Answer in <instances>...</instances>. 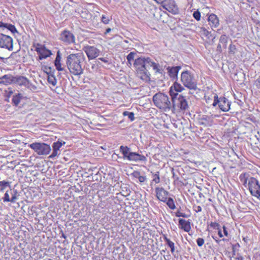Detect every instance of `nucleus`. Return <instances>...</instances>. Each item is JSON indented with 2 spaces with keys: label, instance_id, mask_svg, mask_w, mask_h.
Returning <instances> with one entry per match:
<instances>
[{
  "label": "nucleus",
  "instance_id": "15",
  "mask_svg": "<svg viewBox=\"0 0 260 260\" xmlns=\"http://www.w3.org/2000/svg\"><path fill=\"white\" fill-rule=\"evenodd\" d=\"M16 200H17V192L12 191V189L6 191L4 197L2 198V200L4 203H15Z\"/></svg>",
  "mask_w": 260,
  "mask_h": 260
},
{
  "label": "nucleus",
  "instance_id": "47",
  "mask_svg": "<svg viewBox=\"0 0 260 260\" xmlns=\"http://www.w3.org/2000/svg\"><path fill=\"white\" fill-rule=\"evenodd\" d=\"M193 210L195 213H199L202 212V207L197 205L193 206Z\"/></svg>",
  "mask_w": 260,
  "mask_h": 260
},
{
  "label": "nucleus",
  "instance_id": "13",
  "mask_svg": "<svg viewBox=\"0 0 260 260\" xmlns=\"http://www.w3.org/2000/svg\"><path fill=\"white\" fill-rule=\"evenodd\" d=\"M184 90V87L177 82H175L169 89V94L171 97L174 98L178 95V93Z\"/></svg>",
  "mask_w": 260,
  "mask_h": 260
},
{
  "label": "nucleus",
  "instance_id": "18",
  "mask_svg": "<svg viewBox=\"0 0 260 260\" xmlns=\"http://www.w3.org/2000/svg\"><path fill=\"white\" fill-rule=\"evenodd\" d=\"M137 77L145 81L149 80V75L145 69V66H141L137 69Z\"/></svg>",
  "mask_w": 260,
  "mask_h": 260
},
{
  "label": "nucleus",
  "instance_id": "49",
  "mask_svg": "<svg viewBox=\"0 0 260 260\" xmlns=\"http://www.w3.org/2000/svg\"><path fill=\"white\" fill-rule=\"evenodd\" d=\"M8 23H4L2 21H0V28H3V30L7 29Z\"/></svg>",
  "mask_w": 260,
  "mask_h": 260
},
{
  "label": "nucleus",
  "instance_id": "38",
  "mask_svg": "<svg viewBox=\"0 0 260 260\" xmlns=\"http://www.w3.org/2000/svg\"><path fill=\"white\" fill-rule=\"evenodd\" d=\"M122 115L124 116H128V118H129V120L131 121L134 120V114L133 112L125 111L123 112Z\"/></svg>",
  "mask_w": 260,
  "mask_h": 260
},
{
  "label": "nucleus",
  "instance_id": "48",
  "mask_svg": "<svg viewBox=\"0 0 260 260\" xmlns=\"http://www.w3.org/2000/svg\"><path fill=\"white\" fill-rule=\"evenodd\" d=\"M175 216L177 217H182L183 218H187V215L184 213H181L179 210H178V211L175 213Z\"/></svg>",
  "mask_w": 260,
  "mask_h": 260
},
{
  "label": "nucleus",
  "instance_id": "19",
  "mask_svg": "<svg viewBox=\"0 0 260 260\" xmlns=\"http://www.w3.org/2000/svg\"><path fill=\"white\" fill-rule=\"evenodd\" d=\"M13 84H16L19 86H23L27 88H28L29 85H30L28 80L26 77L21 76H17L14 77Z\"/></svg>",
  "mask_w": 260,
  "mask_h": 260
},
{
  "label": "nucleus",
  "instance_id": "24",
  "mask_svg": "<svg viewBox=\"0 0 260 260\" xmlns=\"http://www.w3.org/2000/svg\"><path fill=\"white\" fill-rule=\"evenodd\" d=\"M14 77L12 75H3L0 77V84H3L5 86L12 84Z\"/></svg>",
  "mask_w": 260,
  "mask_h": 260
},
{
  "label": "nucleus",
  "instance_id": "54",
  "mask_svg": "<svg viewBox=\"0 0 260 260\" xmlns=\"http://www.w3.org/2000/svg\"><path fill=\"white\" fill-rule=\"evenodd\" d=\"M222 229H223L224 236L228 237L229 236L228 231H227V229H226L225 225L222 226Z\"/></svg>",
  "mask_w": 260,
  "mask_h": 260
},
{
  "label": "nucleus",
  "instance_id": "11",
  "mask_svg": "<svg viewBox=\"0 0 260 260\" xmlns=\"http://www.w3.org/2000/svg\"><path fill=\"white\" fill-rule=\"evenodd\" d=\"M59 39L67 44L74 43L75 42L74 35L70 31L64 30L60 35Z\"/></svg>",
  "mask_w": 260,
  "mask_h": 260
},
{
  "label": "nucleus",
  "instance_id": "6",
  "mask_svg": "<svg viewBox=\"0 0 260 260\" xmlns=\"http://www.w3.org/2000/svg\"><path fill=\"white\" fill-rule=\"evenodd\" d=\"M28 147L35 151L38 155H47L51 151L50 146L44 142H34L28 145Z\"/></svg>",
  "mask_w": 260,
  "mask_h": 260
},
{
  "label": "nucleus",
  "instance_id": "33",
  "mask_svg": "<svg viewBox=\"0 0 260 260\" xmlns=\"http://www.w3.org/2000/svg\"><path fill=\"white\" fill-rule=\"evenodd\" d=\"M228 43V37L225 35H222L219 39V44H221L223 48H226Z\"/></svg>",
  "mask_w": 260,
  "mask_h": 260
},
{
  "label": "nucleus",
  "instance_id": "9",
  "mask_svg": "<svg viewBox=\"0 0 260 260\" xmlns=\"http://www.w3.org/2000/svg\"><path fill=\"white\" fill-rule=\"evenodd\" d=\"M0 47L6 49L9 51H12L13 48L12 38L8 35L1 33Z\"/></svg>",
  "mask_w": 260,
  "mask_h": 260
},
{
  "label": "nucleus",
  "instance_id": "28",
  "mask_svg": "<svg viewBox=\"0 0 260 260\" xmlns=\"http://www.w3.org/2000/svg\"><path fill=\"white\" fill-rule=\"evenodd\" d=\"M200 34L208 39H210L212 38V35L210 31H209L206 28L203 27H201L200 28L199 30Z\"/></svg>",
  "mask_w": 260,
  "mask_h": 260
},
{
  "label": "nucleus",
  "instance_id": "57",
  "mask_svg": "<svg viewBox=\"0 0 260 260\" xmlns=\"http://www.w3.org/2000/svg\"><path fill=\"white\" fill-rule=\"evenodd\" d=\"M218 235L220 238L223 237V235L221 233V230H218Z\"/></svg>",
  "mask_w": 260,
  "mask_h": 260
},
{
  "label": "nucleus",
  "instance_id": "2",
  "mask_svg": "<svg viewBox=\"0 0 260 260\" xmlns=\"http://www.w3.org/2000/svg\"><path fill=\"white\" fill-rule=\"evenodd\" d=\"M153 102L156 107L164 112H167L171 110V101L165 93L157 92L153 95Z\"/></svg>",
  "mask_w": 260,
  "mask_h": 260
},
{
  "label": "nucleus",
  "instance_id": "32",
  "mask_svg": "<svg viewBox=\"0 0 260 260\" xmlns=\"http://www.w3.org/2000/svg\"><path fill=\"white\" fill-rule=\"evenodd\" d=\"M42 70L47 75H54L55 72V69L52 66H42Z\"/></svg>",
  "mask_w": 260,
  "mask_h": 260
},
{
  "label": "nucleus",
  "instance_id": "52",
  "mask_svg": "<svg viewBox=\"0 0 260 260\" xmlns=\"http://www.w3.org/2000/svg\"><path fill=\"white\" fill-rule=\"evenodd\" d=\"M58 150H53V152H52L51 155L49 156V158H53L57 155Z\"/></svg>",
  "mask_w": 260,
  "mask_h": 260
},
{
  "label": "nucleus",
  "instance_id": "3",
  "mask_svg": "<svg viewBox=\"0 0 260 260\" xmlns=\"http://www.w3.org/2000/svg\"><path fill=\"white\" fill-rule=\"evenodd\" d=\"M127 62L131 65L134 62V65H158L152 60L149 57L139 56V53L131 52L126 56Z\"/></svg>",
  "mask_w": 260,
  "mask_h": 260
},
{
  "label": "nucleus",
  "instance_id": "26",
  "mask_svg": "<svg viewBox=\"0 0 260 260\" xmlns=\"http://www.w3.org/2000/svg\"><path fill=\"white\" fill-rule=\"evenodd\" d=\"M69 70H70V73L72 75L77 76L79 75L83 72V69L81 66H67Z\"/></svg>",
  "mask_w": 260,
  "mask_h": 260
},
{
  "label": "nucleus",
  "instance_id": "61",
  "mask_svg": "<svg viewBox=\"0 0 260 260\" xmlns=\"http://www.w3.org/2000/svg\"><path fill=\"white\" fill-rule=\"evenodd\" d=\"M98 59H100L101 60H102L103 61L106 62V61L105 60V59H103V58H99Z\"/></svg>",
  "mask_w": 260,
  "mask_h": 260
},
{
  "label": "nucleus",
  "instance_id": "12",
  "mask_svg": "<svg viewBox=\"0 0 260 260\" xmlns=\"http://www.w3.org/2000/svg\"><path fill=\"white\" fill-rule=\"evenodd\" d=\"M83 50L86 53L89 59H93L99 55V50L94 46L89 45L84 46Z\"/></svg>",
  "mask_w": 260,
  "mask_h": 260
},
{
  "label": "nucleus",
  "instance_id": "21",
  "mask_svg": "<svg viewBox=\"0 0 260 260\" xmlns=\"http://www.w3.org/2000/svg\"><path fill=\"white\" fill-rule=\"evenodd\" d=\"M190 221L184 219H178V228L185 232H189L191 230Z\"/></svg>",
  "mask_w": 260,
  "mask_h": 260
},
{
  "label": "nucleus",
  "instance_id": "20",
  "mask_svg": "<svg viewBox=\"0 0 260 260\" xmlns=\"http://www.w3.org/2000/svg\"><path fill=\"white\" fill-rule=\"evenodd\" d=\"M218 107L220 110L223 112H228L230 109V104L225 98H219V101L218 102Z\"/></svg>",
  "mask_w": 260,
  "mask_h": 260
},
{
  "label": "nucleus",
  "instance_id": "4",
  "mask_svg": "<svg viewBox=\"0 0 260 260\" xmlns=\"http://www.w3.org/2000/svg\"><path fill=\"white\" fill-rule=\"evenodd\" d=\"M120 152L123 155V158L131 161H145L146 157L137 152H129V148L127 146H121L119 148Z\"/></svg>",
  "mask_w": 260,
  "mask_h": 260
},
{
  "label": "nucleus",
  "instance_id": "34",
  "mask_svg": "<svg viewBox=\"0 0 260 260\" xmlns=\"http://www.w3.org/2000/svg\"><path fill=\"white\" fill-rule=\"evenodd\" d=\"M10 187V182L6 180L0 181V191L3 192L8 187Z\"/></svg>",
  "mask_w": 260,
  "mask_h": 260
},
{
  "label": "nucleus",
  "instance_id": "42",
  "mask_svg": "<svg viewBox=\"0 0 260 260\" xmlns=\"http://www.w3.org/2000/svg\"><path fill=\"white\" fill-rule=\"evenodd\" d=\"M7 29L10 30L12 33L15 34V32H17V30L14 25L11 24H9L7 27Z\"/></svg>",
  "mask_w": 260,
  "mask_h": 260
},
{
  "label": "nucleus",
  "instance_id": "37",
  "mask_svg": "<svg viewBox=\"0 0 260 260\" xmlns=\"http://www.w3.org/2000/svg\"><path fill=\"white\" fill-rule=\"evenodd\" d=\"M64 142L62 143L59 141H57V142L53 143V146H52V147H53V150H59V149L63 144H64Z\"/></svg>",
  "mask_w": 260,
  "mask_h": 260
},
{
  "label": "nucleus",
  "instance_id": "41",
  "mask_svg": "<svg viewBox=\"0 0 260 260\" xmlns=\"http://www.w3.org/2000/svg\"><path fill=\"white\" fill-rule=\"evenodd\" d=\"M193 17L197 21H199L201 19V13L197 10L193 12L192 14Z\"/></svg>",
  "mask_w": 260,
  "mask_h": 260
},
{
  "label": "nucleus",
  "instance_id": "17",
  "mask_svg": "<svg viewBox=\"0 0 260 260\" xmlns=\"http://www.w3.org/2000/svg\"><path fill=\"white\" fill-rule=\"evenodd\" d=\"M157 3L161 4L162 7L168 11L173 10L175 7L174 0H154Z\"/></svg>",
  "mask_w": 260,
  "mask_h": 260
},
{
  "label": "nucleus",
  "instance_id": "23",
  "mask_svg": "<svg viewBox=\"0 0 260 260\" xmlns=\"http://www.w3.org/2000/svg\"><path fill=\"white\" fill-rule=\"evenodd\" d=\"M180 69V66H172L171 67L169 66L167 68V73H168L169 76L173 79H177V74H178Z\"/></svg>",
  "mask_w": 260,
  "mask_h": 260
},
{
  "label": "nucleus",
  "instance_id": "35",
  "mask_svg": "<svg viewBox=\"0 0 260 260\" xmlns=\"http://www.w3.org/2000/svg\"><path fill=\"white\" fill-rule=\"evenodd\" d=\"M162 202L166 203V204H167V206H168L169 208L172 210L175 209V203H174V201H173L172 198H169L168 199H167V201Z\"/></svg>",
  "mask_w": 260,
  "mask_h": 260
},
{
  "label": "nucleus",
  "instance_id": "31",
  "mask_svg": "<svg viewBox=\"0 0 260 260\" xmlns=\"http://www.w3.org/2000/svg\"><path fill=\"white\" fill-rule=\"evenodd\" d=\"M22 99V95L20 93H18L13 95V99H12V102H13L14 106H17L20 103V101Z\"/></svg>",
  "mask_w": 260,
  "mask_h": 260
},
{
  "label": "nucleus",
  "instance_id": "22",
  "mask_svg": "<svg viewBox=\"0 0 260 260\" xmlns=\"http://www.w3.org/2000/svg\"><path fill=\"white\" fill-rule=\"evenodd\" d=\"M207 20L209 24L213 29V28L217 27L219 24V21L217 16L213 13L208 15Z\"/></svg>",
  "mask_w": 260,
  "mask_h": 260
},
{
  "label": "nucleus",
  "instance_id": "10",
  "mask_svg": "<svg viewBox=\"0 0 260 260\" xmlns=\"http://www.w3.org/2000/svg\"><path fill=\"white\" fill-rule=\"evenodd\" d=\"M205 101L206 103L215 107L217 105V102L219 101L218 96L217 94L213 92L212 91H209L205 93L204 96Z\"/></svg>",
  "mask_w": 260,
  "mask_h": 260
},
{
  "label": "nucleus",
  "instance_id": "25",
  "mask_svg": "<svg viewBox=\"0 0 260 260\" xmlns=\"http://www.w3.org/2000/svg\"><path fill=\"white\" fill-rule=\"evenodd\" d=\"M39 53V59L42 60L50 56L52 53L50 50L46 49L45 47L37 49Z\"/></svg>",
  "mask_w": 260,
  "mask_h": 260
},
{
  "label": "nucleus",
  "instance_id": "8",
  "mask_svg": "<svg viewBox=\"0 0 260 260\" xmlns=\"http://www.w3.org/2000/svg\"><path fill=\"white\" fill-rule=\"evenodd\" d=\"M84 61V55L81 53L71 54L67 56V65H80Z\"/></svg>",
  "mask_w": 260,
  "mask_h": 260
},
{
  "label": "nucleus",
  "instance_id": "7",
  "mask_svg": "<svg viewBox=\"0 0 260 260\" xmlns=\"http://www.w3.org/2000/svg\"><path fill=\"white\" fill-rule=\"evenodd\" d=\"M181 81L183 84L184 86L189 89H197V83L194 81L192 75L188 71H184L181 74Z\"/></svg>",
  "mask_w": 260,
  "mask_h": 260
},
{
  "label": "nucleus",
  "instance_id": "51",
  "mask_svg": "<svg viewBox=\"0 0 260 260\" xmlns=\"http://www.w3.org/2000/svg\"><path fill=\"white\" fill-rule=\"evenodd\" d=\"M231 260H243V257L239 254H238L236 257H232L231 258Z\"/></svg>",
  "mask_w": 260,
  "mask_h": 260
},
{
  "label": "nucleus",
  "instance_id": "56",
  "mask_svg": "<svg viewBox=\"0 0 260 260\" xmlns=\"http://www.w3.org/2000/svg\"><path fill=\"white\" fill-rule=\"evenodd\" d=\"M222 48H223V47H222L221 44H218V46H217V50H218L220 52H221Z\"/></svg>",
  "mask_w": 260,
  "mask_h": 260
},
{
  "label": "nucleus",
  "instance_id": "60",
  "mask_svg": "<svg viewBox=\"0 0 260 260\" xmlns=\"http://www.w3.org/2000/svg\"><path fill=\"white\" fill-rule=\"evenodd\" d=\"M236 247H240L239 244L237 243L236 245L232 246V249H233V250H234V248H235Z\"/></svg>",
  "mask_w": 260,
  "mask_h": 260
},
{
  "label": "nucleus",
  "instance_id": "45",
  "mask_svg": "<svg viewBox=\"0 0 260 260\" xmlns=\"http://www.w3.org/2000/svg\"><path fill=\"white\" fill-rule=\"evenodd\" d=\"M131 176H133L135 178L143 176L141 175V173L138 171H134L133 173L131 174Z\"/></svg>",
  "mask_w": 260,
  "mask_h": 260
},
{
  "label": "nucleus",
  "instance_id": "53",
  "mask_svg": "<svg viewBox=\"0 0 260 260\" xmlns=\"http://www.w3.org/2000/svg\"><path fill=\"white\" fill-rule=\"evenodd\" d=\"M255 86L257 87V88L260 89V76L255 81Z\"/></svg>",
  "mask_w": 260,
  "mask_h": 260
},
{
  "label": "nucleus",
  "instance_id": "55",
  "mask_svg": "<svg viewBox=\"0 0 260 260\" xmlns=\"http://www.w3.org/2000/svg\"><path fill=\"white\" fill-rule=\"evenodd\" d=\"M55 68H56V70H58V71H64V69L62 67V66H54Z\"/></svg>",
  "mask_w": 260,
  "mask_h": 260
},
{
  "label": "nucleus",
  "instance_id": "40",
  "mask_svg": "<svg viewBox=\"0 0 260 260\" xmlns=\"http://www.w3.org/2000/svg\"><path fill=\"white\" fill-rule=\"evenodd\" d=\"M210 228H212L213 230H221L220 228V224L216 222H211L210 223Z\"/></svg>",
  "mask_w": 260,
  "mask_h": 260
},
{
  "label": "nucleus",
  "instance_id": "58",
  "mask_svg": "<svg viewBox=\"0 0 260 260\" xmlns=\"http://www.w3.org/2000/svg\"><path fill=\"white\" fill-rule=\"evenodd\" d=\"M248 240H249V239H248V237H243V241H244L245 243H247V242H248Z\"/></svg>",
  "mask_w": 260,
  "mask_h": 260
},
{
  "label": "nucleus",
  "instance_id": "44",
  "mask_svg": "<svg viewBox=\"0 0 260 260\" xmlns=\"http://www.w3.org/2000/svg\"><path fill=\"white\" fill-rule=\"evenodd\" d=\"M196 242H197V245L199 247H201L203 246L204 243H205V240L203 238H199L196 240Z\"/></svg>",
  "mask_w": 260,
  "mask_h": 260
},
{
  "label": "nucleus",
  "instance_id": "14",
  "mask_svg": "<svg viewBox=\"0 0 260 260\" xmlns=\"http://www.w3.org/2000/svg\"><path fill=\"white\" fill-rule=\"evenodd\" d=\"M156 198L160 202H166L169 197V192L165 190L163 187H157L155 188Z\"/></svg>",
  "mask_w": 260,
  "mask_h": 260
},
{
  "label": "nucleus",
  "instance_id": "30",
  "mask_svg": "<svg viewBox=\"0 0 260 260\" xmlns=\"http://www.w3.org/2000/svg\"><path fill=\"white\" fill-rule=\"evenodd\" d=\"M163 239L165 241L167 245H168L169 247L171 248V253H174L175 250V248L174 247V243L172 242L170 239L167 238V236L165 234L162 235Z\"/></svg>",
  "mask_w": 260,
  "mask_h": 260
},
{
  "label": "nucleus",
  "instance_id": "59",
  "mask_svg": "<svg viewBox=\"0 0 260 260\" xmlns=\"http://www.w3.org/2000/svg\"><path fill=\"white\" fill-rule=\"evenodd\" d=\"M111 30V29L110 28H108L106 29V31L105 32V34L106 35L108 33H109Z\"/></svg>",
  "mask_w": 260,
  "mask_h": 260
},
{
  "label": "nucleus",
  "instance_id": "46",
  "mask_svg": "<svg viewBox=\"0 0 260 260\" xmlns=\"http://www.w3.org/2000/svg\"><path fill=\"white\" fill-rule=\"evenodd\" d=\"M102 21L104 24H108L110 21V19L108 17H107L106 16L103 15L102 16Z\"/></svg>",
  "mask_w": 260,
  "mask_h": 260
},
{
  "label": "nucleus",
  "instance_id": "5",
  "mask_svg": "<svg viewBox=\"0 0 260 260\" xmlns=\"http://www.w3.org/2000/svg\"><path fill=\"white\" fill-rule=\"evenodd\" d=\"M171 108H172L173 113L175 111H184L188 108V103L187 102L185 96L180 94L178 97L171 96Z\"/></svg>",
  "mask_w": 260,
  "mask_h": 260
},
{
  "label": "nucleus",
  "instance_id": "62",
  "mask_svg": "<svg viewBox=\"0 0 260 260\" xmlns=\"http://www.w3.org/2000/svg\"><path fill=\"white\" fill-rule=\"evenodd\" d=\"M213 239H214V240H215V241H216V243H219V242H220V240H216L214 237H213Z\"/></svg>",
  "mask_w": 260,
  "mask_h": 260
},
{
  "label": "nucleus",
  "instance_id": "50",
  "mask_svg": "<svg viewBox=\"0 0 260 260\" xmlns=\"http://www.w3.org/2000/svg\"><path fill=\"white\" fill-rule=\"evenodd\" d=\"M135 178L138 179V181H139V182H140L141 183H143L145 182V181H146V177L145 176H142V177H139L138 178Z\"/></svg>",
  "mask_w": 260,
  "mask_h": 260
},
{
  "label": "nucleus",
  "instance_id": "39",
  "mask_svg": "<svg viewBox=\"0 0 260 260\" xmlns=\"http://www.w3.org/2000/svg\"><path fill=\"white\" fill-rule=\"evenodd\" d=\"M237 52V48L235 45L230 44L229 47V53L231 54H235Z\"/></svg>",
  "mask_w": 260,
  "mask_h": 260
},
{
  "label": "nucleus",
  "instance_id": "36",
  "mask_svg": "<svg viewBox=\"0 0 260 260\" xmlns=\"http://www.w3.org/2000/svg\"><path fill=\"white\" fill-rule=\"evenodd\" d=\"M47 81L53 86L56 84V79H55L54 75H47Z\"/></svg>",
  "mask_w": 260,
  "mask_h": 260
},
{
  "label": "nucleus",
  "instance_id": "43",
  "mask_svg": "<svg viewBox=\"0 0 260 260\" xmlns=\"http://www.w3.org/2000/svg\"><path fill=\"white\" fill-rule=\"evenodd\" d=\"M12 93H13V92L12 91V89L10 88H9L8 90L5 91V96H6L7 99H9L11 95H12Z\"/></svg>",
  "mask_w": 260,
  "mask_h": 260
},
{
  "label": "nucleus",
  "instance_id": "27",
  "mask_svg": "<svg viewBox=\"0 0 260 260\" xmlns=\"http://www.w3.org/2000/svg\"><path fill=\"white\" fill-rule=\"evenodd\" d=\"M66 52L63 51L62 53L60 50H58L56 53V58L54 61V65H61L60 61L62 56H66Z\"/></svg>",
  "mask_w": 260,
  "mask_h": 260
},
{
  "label": "nucleus",
  "instance_id": "1",
  "mask_svg": "<svg viewBox=\"0 0 260 260\" xmlns=\"http://www.w3.org/2000/svg\"><path fill=\"white\" fill-rule=\"evenodd\" d=\"M239 180L243 186L248 189L250 195L260 200V184L257 179L250 177L249 173L244 172L239 175Z\"/></svg>",
  "mask_w": 260,
  "mask_h": 260
},
{
  "label": "nucleus",
  "instance_id": "29",
  "mask_svg": "<svg viewBox=\"0 0 260 260\" xmlns=\"http://www.w3.org/2000/svg\"><path fill=\"white\" fill-rule=\"evenodd\" d=\"M152 174V180L150 182V184L153 183L157 184L160 183V173L159 172H156L155 173H151Z\"/></svg>",
  "mask_w": 260,
  "mask_h": 260
},
{
  "label": "nucleus",
  "instance_id": "16",
  "mask_svg": "<svg viewBox=\"0 0 260 260\" xmlns=\"http://www.w3.org/2000/svg\"><path fill=\"white\" fill-rule=\"evenodd\" d=\"M216 117V116H207V115H203V117L199 119V124L200 125H203L205 127H211L213 125V118Z\"/></svg>",
  "mask_w": 260,
  "mask_h": 260
}]
</instances>
